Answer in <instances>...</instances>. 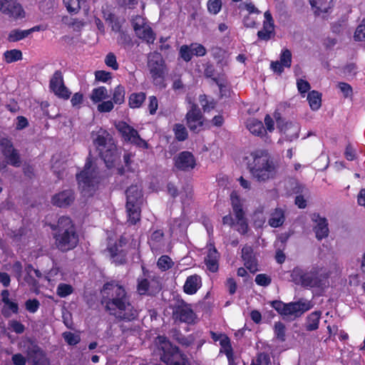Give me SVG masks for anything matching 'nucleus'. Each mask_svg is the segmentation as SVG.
<instances>
[{
    "label": "nucleus",
    "mask_w": 365,
    "mask_h": 365,
    "mask_svg": "<svg viewBox=\"0 0 365 365\" xmlns=\"http://www.w3.org/2000/svg\"><path fill=\"white\" fill-rule=\"evenodd\" d=\"M101 293L103 302L110 314L127 321L138 317V311L130 303L124 287L118 282L112 281L105 284Z\"/></svg>",
    "instance_id": "nucleus-1"
},
{
    "label": "nucleus",
    "mask_w": 365,
    "mask_h": 365,
    "mask_svg": "<svg viewBox=\"0 0 365 365\" xmlns=\"http://www.w3.org/2000/svg\"><path fill=\"white\" fill-rule=\"evenodd\" d=\"M247 169L254 180L259 182H267L274 180L279 173V164L265 150H259L250 154Z\"/></svg>",
    "instance_id": "nucleus-2"
},
{
    "label": "nucleus",
    "mask_w": 365,
    "mask_h": 365,
    "mask_svg": "<svg viewBox=\"0 0 365 365\" xmlns=\"http://www.w3.org/2000/svg\"><path fill=\"white\" fill-rule=\"evenodd\" d=\"M290 277L293 282L304 287L323 289L329 285V274L319 267H313L309 271L295 267Z\"/></svg>",
    "instance_id": "nucleus-3"
},
{
    "label": "nucleus",
    "mask_w": 365,
    "mask_h": 365,
    "mask_svg": "<svg viewBox=\"0 0 365 365\" xmlns=\"http://www.w3.org/2000/svg\"><path fill=\"white\" fill-rule=\"evenodd\" d=\"M91 138L106 166L108 168L114 166L119 159V155L110 133L103 128H98L91 133Z\"/></svg>",
    "instance_id": "nucleus-4"
},
{
    "label": "nucleus",
    "mask_w": 365,
    "mask_h": 365,
    "mask_svg": "<svg viewBox=\"0 0 365 365\" xmlns=\"http://www.w3.org/2000/svg\"><path fill=\"white\" fill-rule=\"evenodd\" d=\"M56 245L61 251L73 249L78 242V236L76 229L68 217H61L58 221V232L55 235Z\"/></svg>",
    "instance_id": "nucleus-5"
},
{
    "label": "nucleus",
    "mask_w": 365,
    "mask_h": 365,
    "mask_svg": "<svg viewBox=\"0 0 365 365\" xmlns=\"http://www.w3.org/2000/svg\"><path fill=\"white\" fill-rule=\"evenodd\" d=\"M155 344L158 349L162 351L160 360L167 365H190L187 356L181 353L178 348L173 346L166 337L158 336Z\"/></svg>",
    "instance_id": "nucleus-6"
},
{
    "label": "nucleus",
    "mask_w": 365,
    "mask_h": 365,
    "mask_svg": "<svg viewBox=\"0 0 365 365\" xmlns=\"http://www.w3.org/2000/svg\"><path fill=\"white\" fill-rule=\"evenodd\" d=\"M126 213L128 222L136 224L140 219V205L143 203L142 190L138 185H131L126 191Z\"/></svg>",
    "instance_id": "nucleus-7"
},
{
    "label": "nucleus",
    "mask_w": 365,
    "mask_h": 365,
    "mask_svg": "<svg viewBox=\"0 0 365 365\" xmlns=\"http://www.w3.org/2000/svg\"><path fill=\"white\" fill-rule=\"evenodd\" d=\"M79 188L84 196H91L99 182L98 172L93 163L88 159L84 169L77 175Z\"/></svg>",
    "instance_id": "nucleus-8"
},
{
    "label": "nucleus",
    "mask_w": 365,
    "mask_h": 365,
    "mask_svg": "<svg viewBox=\"0 0 365 365\" xmlns=\"http://www.w3.org/2000/svg\"><path fill=\"white\" fill-rule=\"evenodd\" d=\"M230 200L236 222L230 215H228L222 218L223 224L228 225L230 226H235L236 230L239 232L245 234L247 231L248 225L245 217V213L242 210L241 200L236 192H232L231 193Z\"/></svg>",
    "instance_id": "nucleus-9"
},
{
    "label": "nucleus",
    "mask_w": 365,
    "mask_h": 365,
    "mask_svg": "<svg viewBox=\"0 0 365 365\" xmlns=\"http://www.w3.org/2000/svg\"><path fill=\"white\" fill-rule=\"evenodd\" d=\"M272 307L281 315L284 317H297L312 308L310 301L302 299L296 302L288 304L281 301L272 302Z\"/></svg>",
    "instance_id": "nucleus-10"
},
{
    "label": "nucleus",
    "mask_w": 365,
    "mask_h": 365,
    "mask_svg": "<svg viewBox=\"0 0 365 365\" xmlns=\"http://www.w3.org/2000/svg\"><path fill=\"white\" fill-rule=\"evenodd\" d=\"M148 68L154 83H160L165 72V61L157 52L150 53L148 57Z\"/></svg>",
    "instance_id": "nucleus-11"
},
{
    "label": "nucleus",
    "mask_w": 365,
    "mask_h": 365,
    "mask_svg": "<svg viewBox=\"0 0 365 365\" xmlns=\"http://www.w3.org/2000/svg\"><path fill=\"white\" fill-rule=\"evenodd\" d=\"M118 132L125 141L136 145L138 147L148 148V143L138 135V131L125 122H119L115 125Z\"/></svg>",
    "instance_id": "nucleus-12"
},
{
    "label": "nucleus",
    "mask_w": 365,
    "mask_h": 365,
    "mask_svg": "<svg viewBox=\"0 0 365 365\" xmlns=\"http://www.w3.org/2000/svg\"><path fill=\"white\" fill-rule=\"evenodd\" d=\"M134 31L137 36L147 43H153L155 36L148 21L141 16H135L133 20Z\"/></svg>",
    "instance_id": "nucleus-13"
},
{
    "label": "nucleus",
    "mask_w": 365,
    "mask_h": 365,
    "mask_svg": "<svg viewBox=\"0 0 365 365\" xmlns=\"http://www.w3.org/2000/svg\"><path fill=\"white\" fill-rule=\"evenodd\" d=\"M0 147L7 163L14 167H19L21 165L20 155L18 151L14 148L11 140L6 138H1Z\"/></svg>",
    "instance_id": "nucleus-14"
},
{
    "label": "nucleus",
    "mask_w": 365,
    "mask_h": 365,
    "mask_svg": "<svg viewBox=\"0 0 365 365\" xmlns=\"http://www.w3.org/2000/svg\"><path fill=\"white\" fill-rule=\"evenodd\" d=\"M173 317L175 321L188 324H194L197 320L196 314L193 312L191 305L185 302L180 303L175 307Z\"/></svg>",
    "instance_id": "nucleus-15"
},
{
    "label": "nucleus",
    "mask_w": 365,
    "mask_h": 365,
    "mask_svg": "<svg viewBox=\"0 0 365 365\" xmlns=\"http://www.w3.org/2000/svg\"><path fill=\"white\" fill-rule=\"evenodd\" d=\"M0 11L14 19L25 16V12L17 0H0Z\"/></svg>",
    "instance_id": "nucleus-16"
},
{
    "label": "nucleus",
    "mask_w": 365,
    "mask_h": 365,
    "mask_svg": "<svg viewBox=\"0 0 365 365\" xmlns=\"http://www.w3.org/2000/svg\"><path fill=\"white\" fill-rule=\"evenodd\" d=\"M49 86L51 90L59 98L68 99L71 96V92L65 86L63 75L61 71H56L52 76Z\"/></svg>",
    "instance_id": "nucleus-17"
},
{
    "label": "nucleus",
    "mask_w": 365,
    "mask_h": 365,
    "mask_svg": "<svg viewBox=\"0 0 365 365\" xmlns=\"http://www.w3.org/2000/svg\"><path fill=\"white\" fill-rule=\"evenodd\" d=\"M187 125L190 130L193 132H199L203 125L202 115L195 104H192L190 110L186 115Z\"/></svg>",
    "instance_id": "nucleus-18"
},
{
    "label": "nucleus",
    "mask_w": 365,
    "mask_h": 365,
    "mask_svg": "<svg viewBox=\"0 0 365 365\" xmlns=\"http://www.w3.org/2000/svg\"><path fill=\"white\" fill-rule=\"evenodd\" d=\"M277 126L279 131L283 133L288 140L297 138L299 133V125L295 122H284L281 118L277 119Z\"/></svg>",
    "instance_id": "nucleus-19"
},
{
    "label": "nucleus",
    "mask_w": 365,
    "mask_h": 365,
    "mask_svg": "<svg viewBox=\"0 0 365 365\" xmlns=\"http://www.w3.org/2000/svg\"><path fill=\"white\" fill-rule=\"evenodd\" d=\"M175 167L181 170L188 171L196 165V160L192 153L183 151L175 158Z\"/></svg>",
    "instance_id": "nucleus-20"
},
{
    "label": "nucleus",
    "mask_w": 365,
    "mask_h": 365,
    "mask_svg": "<svg viewBox=\"0 0 365 365\" xmlns=\"http://www.w3.org/2000/svg\"><path fill=\"white\" fill-rule=\"evenodd\" d=\"M312 220L314 222V231L317 240H321L329 235L328 223L324 217L318 214H313Z\"/></svg>",
    "instance_id": "nucleus-21"
},
{
    "label": "nucleus",
    "mask_w": 365,
    "mask_h": 365,
    "mask_svg": "<svg viewBox=\"0 0 365 365\" xmlns=\"http://www.w3.org/2000/svg\"><path fill=\"white\" fill-rule=\"evenodd\" d=\"M317 16L324 17L325 14H329L335 4L336 0H309Z\"/></svg>",
    "instance_id": "nucleus-22"
},
{
    "label": "nucleus",
    "mask_w": 365,
    "mask_h": 365,
    "mask_svg": "<svg viewBox=\"0 0 365 365\" xmlns=\"http://www.w3.org/2000/svg\"><path fill=\"white\" fill-rule=\"evenodd\" d=\"M1 300L4 303L2 307V314L6 317H10L12 314H17L19 311L18 304L9 299V292L4 289L1 293Z\"/></svg>",
    "instance_id": "nucleus-23"
},
{
    "label": "nucleus",
    "mask_w": 365,
    "mask_h": 365,
    "mask_svg": "<svg viewBox=\"0 0 365 365\" xmlns=\"http://www.w3.org/2000/svg\"><path fill=\"white\" fill-rule=\"evenodd\" d=\"M219 257L220 255L217 250L210 245L207 248V253L205 257V264L209 271L215 272L218 270Z\"/></svg>",
    "instance_id": "nucleus-24"
},
{
    "label": "nucleus",
    "mask_w": 365,
    "mask_h": 365,
    "mask_svg": "<svg viewBox=\"0 0 365 365\" xmlns=\"http://www.w3.org/2000/svg\"><path fill=\"white\" fill-rule=\"evenodd\" d=\"M73 200V192L71 190H66L55 195L52 198V203L61 207L69 205Z\"/></svg>",
    "instance_id": "nucleus-25"
},
{
    "label": "nucleus",
    "mask_w": 365,
    "mask_h": 365,
    "mask_svg": "<svg viewBox=\"0 0 365 365\" xmlns=\"http://www.w3.org/2000/svg\"><path fill=\"white\" fill-rule=\"evenodd\" d=\"M242 257L244 260L245 267L252 273L258 270L257 262L252 255V250L250 247H245L242 250Z\"/></svg>",
    "instance_id": "nucleus-26"
},
{
    "label": "nucleus",
    "mask_w": 365,
    "mask_h": 365,
    "mask_svg": "<svg viewBox=\"0 0 365 365\" xmlns=\"http://www.w3.org/2000/svg\"><path fill=\"white\" fill-rule=\"evenodd\" d=\"M201 286V277L197 274H193L186 279L183 286V290L187 294H194Z\"/></svg>",
    "instance_id": "nucleus-27"
},
{
    "label": "nucleus",
    "mask_w": 365,
    "mask_h": 365,
    "mask_svg": "<svg viewBox=\"0 0 365 365\" xmlns=\"http://www.w3.org/2000/svg\"><path fill=\"white\" fill-rule=\"evenodd\" d=\"M153 289H158V282L154 279L150 281L146 278H139L138 279L137 290L140 294H150Z\"/></svg>",
    "instance_id": "nucleus-28"
},
{
    "label": "nucleus",
    "mask_w": 365,
    "mask_h": 365,
    "mask_svg": "<svg viewBox=\"0 0 365 365\" xmlns=\"http://www.w3.org/2000/svg\"><path fill=\"white\" fill-rule=\"evenodd\" d=\"M246 127L255 135L262 136L266 133L262 122L256 118L248 119L246 123Z\"/></svg>",
    "instance_id": "nucleus-29"
},
{
    "label": "nucleus",
    "mask_w": 365,
    "mask_h": 365,
    "mask_svg": "<svg viewBox=\"0 0 365 365\" xmlns=\"http://www.w3.org/2000/svg\"><path fill=\"white\" fill-rule=\"evenodd\" d=\"M86 0H63V4L69 13H77L81 8H83L86 12L89 8L86 5Z\"/></svg>",
    "instance_id": "nucleus-30"
},
{
    "label": "nucleus",
    "mask_w": 365,
    "mask_h": 365,
    "mask_svg": "<svg viewBox=\"0 0 365 365\" xmlns=\"http://www.w3.org/2000/svg\"><path fill=\"white\" fill-rule=\"evenodd\" d=\"M109 98L108 89L105 86H99L92 90L90 98L93 103H98Z\"/></svg>",
    "instance_id": "nucleus-31"
},
{
    "label": "nucleus",
    "mask_w": 365,
    "mask_h": 365,
    "mask_svg": "<svg viewBox=\"0 0 365 365\" xmlns=\"http://www.w3.org/2000/svg\"><path fill=\"white\" fill-rule=\"evenodd\" d=\"M108 250L113 262L116 264H121L125 262V253L122 250H120L118 245H109Z\"/></svg>",
    "instance_id": "nucleus-32"
},
{
    "label": "nucleus",
    "mask_w": 365,
    "mask_h": 365,
    "mask_svg": "<svg viewBox=\"0 0 365 365\" xmlns=\"http://www.w3.org/2000/svg\"><path fill=\"white\" fill-rule=\"evenodd\" d=\"M307 101L312 110H318L322 106V94L317 91H312L308 93Z\"/></svg>",
    "instance_id": "nucleus-33"
},
{
    "label": "nucleus",
    "mask_w": 365,
    "mask_h": 365,
    "mask_svg": "<svg viewBox=\"0 0 365 365\" xmlns=\"http://www.w3.org/2000/svg\"><path fill=\"white\" fill-rule=\"evenodd\" d=\"M321 314V312H314L307 317L306 323L307 331H314L318 329Z\"/></svg>",
    "instance_id": "nucleus-34"
},
{
    "label": "nucleus",
    "mask_w": 365,
    "mask_h": 365,
    "mask_svg": "<svg viewBox=\"0 0 365 365\" xmlns=\"http://www.w3.org/2000/svg\"><path fill=\"white\" fill-rule=\"evenodd\" d=\"M145 98V93L143 92L133 93L129 96L128 104L132 108H138L142 106Z\"/></svg>",
    "instance_id": "nucleus-35"
},
{
    "label": "nucleus",
    "mask_w": 365,
    "mask_h": 365,
    "mask_svg": "<svg viewBox=\"0 0 365 365\" xmlns=\"http://www.w3.org/2000/svg\"><path fill=\"white\" fill-rule=\"evenodd\" d=\"M284 221V215L282 209H276L271 215L269 220V224L271 227H278L281 226Z\"/></svg>",
    "instance_id": "nucleus-36"
},
{
    "label": "nucleus",
    "mask_w": 365,
    "mask_h": 365,
    "mask_svg": "<svg viewBox=\"0 0 365 365\" xmlns=\"http://www.w3.org/2000/svg\"><path fill=\"white\" fill-rule=\"evenodd\" d=\"M4 61L7 63H11L22 59V52L19 49L6 51L3 54Z\"/></svg>",
    "instance_id": "nucleus-37"
},
{
    "label": "nucleus",
    "mask_w": 365,
    "mask_h": 365,
    "mask_svg": "<svg viewBox=\"0 0 365 365\" xmlns=\"http://www.w3.org/2000/svg\"><path fill=\"white\" fill-rule=\"evenodd\" d=\"M221 349L220 351L225 354L227 357L228 361H232V348L230 344V340L228 336H223L222 340L221 341Z\"/></svg>",
    "instance_id": "nucleus-38"
},
{
    "label": "nucleus",
    "mask_w": 365,
    "mask_h": 365,
    "mask_svg": "<svg viewBox=\"0 0 365 365\" xmlns=\"http://www.w3.org/2000/svg\"><path fill=\"white\" fill-rule=\"evenodd\" d=\"M125 88L121 85H118L113 90V102L116 104H122L125 101Z\"/></svg>",
    "instance_id": "nucleus-39"
},
{
    "label": "nucleus",
    "mask_w": 365,
    "mask_h": 365,
    "mask_svg": "<svg viewBox=\"0 0 365 365\" xmlns=\"http://www.w3.org/2000/svg\"><path fill=\"white\" fill-rule=\"evenodd\" d=\"M27 36L28 32L26 30L14 29L9 32L8 35V41L9 42H16Z\"/></svg>",
    "instance_id": "nucleus-40"
},
{
    "label": "nucleus",
    "mask_w": 365,
    "mask_h": 365,
    "mask_svg": "<svg viewBox=\"0 0 365 365\" xmlns=\"http://www.w3.org/2000/svg\"><path fill=\"white\" fill-rule=\"evenodd\" d=\"M173 265L174 262L168 255L161 256L157 262V266L161 271H166L170 269Z\"/></svg>",
    "instance_id": "nucleus-41"
},
{
    "label": "nucleus",
    "mask_w": 365,
    "mask_h": 365,
    "mask_svg": "<svg viewBox=\"0 0 365 365\" xmlns=\"http://www.w3.org/2000/svg\"><path fill=\"white\" fill-rule=\"evenodd\" d=\"M264 21L263 22V29L268 31L267 33H271L274 35V20L269 11H267L264 14Z\"/></svg>",
    "instance_id": "nucleus-42"
},
{
    "label": "nucleus",
    "mask_w": 365,
    "mask_h": 365,
    "mask_svg": "<svg viewBox=\"0 0 365 365\" xmlns=\"http://www.w3.org/2000/svg\"><path fill=\"white\" fill-rule=\"evenodd\" d=\"M73 289L71 285L64 283H61L58 285L56 289V294L62 298L66 297L67 296L72 294Z\"/></svg>",
    "instance_id": "nucleus-43"
},
{
    "label": "nucleus",
    "mask_w": 365,
    "mask_h": 365,
    "mask_svg": "<svg viewBox=\"0 0 365 365\" xmlns=\"http://www.w3.org/2000/svg\"><path fill=\"white\" fill-rule=\"evenodd\" d=\"M222 3L221 0H208L207 8L209 13L216 15L222 9Z\"/></svg>",
    "instance_id": "nucleus-44"
},
{
    "label": "nucleus",
    "mask_w": 365,
    "mask_h": 365,
    "mask_svg": "<svg viewBox=\"0 0 365 365\" xmlns=\"http://www.w3.org/2000/svg\"><path fill=\"white\" fill-rule=\"evenodd\" d=\"M279 61L282 64V66H285L286 68H289L292 65L291 51L287 48H284L280 53Z\"/></svg>",
    "instance_id": "nucleus-45"
},
{
    "label": "nucleus",
    "mask_w": 365,
    "mask_h": 365,
    "mask_svg": "<svg viewBox=\"0 0 365 365\" xmlns=\"http://www.w3.org/2000/svg\"><path fill=\"white\" fill-rule=\"evenodd\" d=\"M175 138L180 140H185L187 138V132L185 127L182 124H175L173 128Z\"/></svg>",
    "instance_id": "nucleus-46"
},
{
    "label": "nucleus",
    "mask_w": 365,
    "mask_h": 365,
    "mask_svg": "<svg viewBox=\"0 0 365 365\" xmlns=\"http://www.w3.org/2000/svg\"><path fill=\"white\" fill-rule=\"evenodd\" d=\"M354 39L358 41H365V19L357 26L354 33Z\"/></svg>",
    "instance_id": "nucleus-47"
},
{
    "label": "nucleus",
    "mask_w": 365,
    "mask_h": 365,
    "mask_svg": "<svg viewBox=\"0 0 365 365\" xmlns=\"http://www.w3.org/2000/svg\"><path fill=\"white\" fill-rule=\"evenodd\" d=\"M250 365H271L270 357L264 353L259 354L255 360H252Z\"/></svg>",
    "instance_id": "nucleus-48"
},
{
    "label": "nucleus",
    "mask_w": 365,
    "mask_h": 365,
    "mask_svg": "<svg viewBox=\"0 0 365 365\" xmlns=\"http://www.w3.org/2000/svg\"><path fill=\"white\" fill-rule=\"evenodd\" d=\"M114 103L112 101H103L98 103L97 110L100 113H108L110 112L114 108Z\"/></svg>",
    "instance_id": "nucleus-49"
},
{
    "label": "nucleus",
    "mask_w": 365,
    "mask_h": 365,
    "mask_svg": "<svg viewBox=\"0 0 365 365\" xmlns=\"http://www.w3.org/2000/svg\"><path fill=\"white\" fill-rule=\"evenodd\" d=\"M192 55L193 53L190 46L183 45L180 47V56L185 61H190Z\"/></svg>",
    "instance_id": "nucleus-50"
},
{
    "label": "nucleus",
    "mask_w": 365,
    "mask_h": 365,
    "mask_svg": "<svg viewBox=\"0 0 365 365\" xmlns=\"http://www.w3.org/2000/svg\"><path fill=\"white\" fill-rule=\"evenodd\" d=\"M105 63L107 66L111 68L113 70L116 71L118 69V63L114 53H109L105 58Z\"/></svg>",
    "instance_id": "nucleus-51"
},
{
    "label": "nucleus",
    "mask_w": 365,
    "mask_h": 365,
    "mask_svg": "<svg viewBox=\"0 0 365 365\" xmlns=\"http://www.w3.org/2000/svg\"><path fill=\"white\" fill-rule=\"evenodd\" d=\"M255 281L259 286L267 287L271 283L272 279L266 274H259L255 277Z\"/></svg>",
    "instance_id": "nucleus-52"
},
{
    "label": "nucleus",
    "mask_w": 365,
    "mask_h": 365,
    "mask_svg": "<svg viewBox=\"0 0 365 365\" xmlns=\"http://www.w3.org/2000/svg\"><path fill=\"white\" fill-rule=\"evenodd\" d=\"M63 339L69 345H76L80 341V337L78 335L74 334L71 332H64L63 334Z\"/></svg>",
    "instance_id": "nucleus-53"
},
{
    "label": "nucleus",
    "mask_w": 365,
    "mask_h": 365,
    "mask_svg": "<svg viewBox=\"0 0 365 365\" xmlns=\"http://www.w3.org/2000/svg\"><path fill=\"white\" fill-rule=\"evenodd\" d=\"M111 73L106 71H97L95 73L96 81L106 83L111 78Z\"/></svg>",
    "instance_id": "nucleus-54"
},
{
    "label": "nucleus",
    "mask_w": 365,
    "mask_h": 365,
    "mask_svg": "<svg viewBox=\"0 0 365 365\" xmlns=\"http://www.w3.org/2000/svg\"><path fill=\"white\" fill-rule=\"evenodd\" d=\"M39 302L36 299H29L25 303L26 310L31 313H35L39 308Z\"/></svg>",
    "instance_id": "nucleus-55"
},
{
    "label": "nucleus",
    "mask_w": 365,
    "mask_h": 365,
    "mask_svg": "<svg viewBox=\"0 0 365 365\" xmlns=\"http://www.w3.org/2000/svg\"><path fill=\"white\" fill-rule=\"evenodd\" d=\"M25 271L26 272L28 276L24 277V280L29 284L32 283L31 278L32 277L33 274H35L38 277H39L41 275L40 272L33 268L31 265H27L25 268Z\"/></svg>",
    "instance_id": "nucleus-56"
},
{
    "label": "nucleus",
    "mask_w": 365,
    "mask_h": 365,
    "mask_svg": "<svg viewBox=\"0 0 365 365\" xmlns=\"http://www.w3.org/2000/svg\"><path fill=\"white\" fill-rule=\"evenodd\" d=\"M190 47L192 53L197 56H203L206 54V48L200 43H192Z\"/></svg>",
    "instance_id": "nucleus-57"
},
{
    "label": "nucleus",
    "mask_w": 365,
    "mask_h": 365,
    "mask_svg": "<svg viewBox=\"0 0 365 365\" xmlns=\"http://www.w3.org/2000/svg\"><path fill=\"white\" fill-rule=\"evenodd\" d=\"M274 333L278 339L284 341L285 336L284 325L281 322L276 323L274 325Z\"/></svg>",
    "instance_id": "nucleus-58"
},
{
    "label": "nucleus",
    "mask_w": 365,
    "mask_h": 365,
    "mask_svg": "<svg viewBox=\"0 0 365 365\" xmlns=\"http://www.w3.org/2000/svg\"><path fill=\"white\" fill-rule=\"evenodd\" d=\"M200 103L205 111H209L215 107V103L209 101L206 96H200Z\"/></svg>",
    "instance_id": "nucleus-59"
},
{
    "label": "nucleus",
    "mask_w": 365,
    "mask_h": 365,
    "mask_svg": "<svg viewBox=\"0 0 365 365\" xmlns=\"http://www.w3.org/2000/svg\"><path fill=\"white\" fill-rule=\"evenodd\" d=\"M148 110L150 115L155 114L158 108V99L155 96H152L148 98Z\"/></svg>",
    "instance_id": "nucleus-60"
},
{
    "label": "nucleus",
    "mask_w": 365,
    "mask_h": 365,
    "mask_svg": "<svg viewBox=\"0 0 365 365\" xmlns=\"http://www.w3.org/2000/svg\"><path fill=\"white\" fill-rule=\"evenodd\" d=\"M298 91L300 93L304 94L310 89L309 83L303 79H299L297 82Z\"/></svg>",
    "instance_id": "nucleus-61"
},
{
    "label": "nucleus",
    "mask_w": 365,
    "mask_h": 365,
    "mask_svg": "<svg viewBox=\"0 0 365 365\" xmlns=\"http://www.w3.org/2000/svg\"><path fill=\"white\" fill-rule=\"evenodd\" d=\"M11 271L14 273V274L15 275V277L17 278V279L19 281H20L21 278L22 277V265H21V262H16L12 265Z\"/></svg>",
    "instance_id": "nucleus-62"
},
{
    "label": "nucleus",
    "mask_w": 365,
    "mask_h": 365,
    "mask_svg": "<svg viewBox=\"0 0 365 365\" xmlns=\"http://www.w3.org/2000/svg\"><path fill=\"white\" fill-rule=\"evenodd\" d=\"M9 327L14 331L17 334H21L24 331V326L21 323L15 320L11 321L9 322Z\"/></svg>",
    "instance_id": "nucleus-63"
},
{
    "label": "nucleus",
    "mask_w": 365,
    "mask_h": 365,
    "mask_svg": "<svg viewBox=\"0 0 365 365\" xmlns=\"http://www.w3.org/2000/svg\"><path fill=\"white\" fill-rule=\"evenodd\" d=\"M338 87L344 94V97H348L351 95L352 88L349 84L346 83H339Z\"/></svg>",
    "instance_id": "nucleus-64"
}]
</instances>
